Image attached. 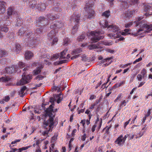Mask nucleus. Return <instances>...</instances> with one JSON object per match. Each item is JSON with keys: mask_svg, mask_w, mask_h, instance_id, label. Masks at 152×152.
<instances>
[{"mask_svg": "<svg viewBox=\"0 0 152 152\" xmlns=\"http://www.w3.org/2000/svg\"><path fill=\"white\" fill-rule=\"evenodd\" d=\"M142 18L139 17L136 18V21H134L135 26H138V29L135 33H130L129 32L131 30L129 28L125 29L122 32H118L116 34L113 35L112 34H108L107 36L111 38H116L119 37L121 35L125 36L128 34H131L136 37L138 35H141V37H144L146 33H150L152 31V24L148 25L147 23L144 24L142 21H140Z\"/></svg>", "mask_w": 152, "mask_h": 152, "instance_id": "f257e3e1", "label": "nucleus"}, {"mask_svg": "<svg viewBox=\"0 0 152 152\" xmlns=\"http://www.w3.org/2000/svg\"><path fill=\"white\" fill-rule=\"evenodd\" d=\"M99 24L101 27L104 28H107L109 30H110L112 31V33L109 34H111L114 35L117 33L118 34V32H120L119 28L118 26L114 24L109 25L108 22L106 20H105L104 22L102 23L100 22Z\"/></svg>", "mask_w": 152, "mask_h": 152, "instance_id": "f03ea898", "label": "nucleus"}, {"mask_svg": "<svg viewBox=\"0 0 152 152\" xmlns=\"http://www.w3.org/2000/svg\"><path fill=\"white\" fill-rule=\"evenodd\" d=\"M104 33V32L102 31H91L88 32L87 36L88 37H91L90 38L92 42H96L101 39H103L104 37L101 35Z\"/></svg>", "mask_w": 152, "mask_h": 152, "instance_id": "7ed1b4c3", "label": "nucleus"}, {"mask_svg": "<svg viewBox=\"0 0 152 152\" xmlns=\"http://www.w3.org/2000/svg\"><path fill=\"white\" fill-rule=\"evenodd\" d=\"M53 117H50L49 120L46 121H45L43 124V126L46 130L43 133V135L47 137L48 134L52 128L53 124Z\"/></svg>", "mask_w": 152, "mask_h": 152, "instance_id": "20e7f679", "label": "nucleus"}, {"mask_svg": "<svg viewBox=\"0 0 152 152\" xmlns=\"http://www.w3.org/2000/svg\"><path fill=\"white\" fill-rule=\"evenodd\" d=\"M61 94H59L56 95L54 97L55 99L54 98H50V102L52 103L51 104L50 106L49 107L47 111L48 112H51L53 111V106L54 105V101H56L58 103H59L63 99L62 96H61Z\"/></svg>", "mask_w": 152, "mask_h": 152, "instance_id": "39448f33", "label": "nucleus"}, {"mask_svg": "<svg viewBox=\"0 0 152 152\" xmlns=\"http://www.w3.org/2000/svg\"><path fill=\"white\" fill-rule=\"evenodd\" d=\"M80 15L73 14L71 17H70V20L72 21H76L77 24H75L73 27L72 30V33L73 34H75L77 31L78 29L77 24L80 20Z\"/></svg>", "mask_w": 152, "mask_h": 152, "instance_id": "423d86ee", "label": "nucleus"}, {"mask_svg": "<svg viewBox=\"0 0 152 152\" xmlns=\"http://www.w3.org/2000/svg\"><path fill=\"white\" fill-rule=\"evenodd\" d=\"M32 79V75H26V74L24 73L22 75V78L17 82V85L18 86L23 85L29 83Z\"/></svg>", "mask_w": 152, "mask_h": 152, "instance_id": "0eeeda50", "label": "nucleus"}, {"mask_svg": "<svg viewBox=\"0 0 152 152\" xmlns=\"http://www.w3.org/2000/svg\"><path fill=\"white\" fill-rule=\"evenodd\" d=\"M93 5V2L91 1H88L86 3V5L85 9L87 11V15L88 18H91L94 16V12L91 9V7Z\"/></svg>", "mask_w": 152, "mask_h": 152, "instance_id": "6e6552de", "label": "nucleus"}, {"mask_svg": "<svg viewBox=\"0 0 152 152\" xmlns=\"http://www.w3.org/2000/svg\"><path fill=\"white\" fill-rule=\"evenodd\" d=\"M128 136L129 135L127 134L124 137L122 135H121L116 140L115 143L119 146H122L125 143L126 139Z\"/></svg>", "mask_w": 152, "mask_h": 152, "instance_id": "1a4fd4ad", "label": "nucleus"}, {"mask_svg": "<svg viewBox=\"0 0 152 152\" xmlns=\"http://www.w3.org/2000/svg\"><path fill=\"white\" fill-rule=\"evenodd\" d=\"M88 48L89 50L99 49H98L97 50V51L98 52H101V51L103 50L102 49L103 48V47L99 45V43L98 42L96 44H94L90 45L88 46Z\"/></svg>", "mask_w": 152, "mask_h": 152, "instance_id": "9d476101", "label": "nucleus"}, {"mask_svg": "<svg viewBox=\"0 0 152 152\" xmlns=\"http://www.w3.org/2000/svg\"><path fill=\"white\" fill-rule=\"evenodd\" d=\"M39 65L37 66L36 69L34 70L33 71V74L34 75H36L39 73L41 71V69L43 68L42 65L41 64L39 65V63H34L33 64V66H36L37 65Z\"/></svg>", "mask_w": 152, "mask_h": 152, "instance_id": "9b49d317", "label": "nucleus"}, {"mask_svg": "<svg viewBox=\"0 0 152 152\" xmlns=\"http://www.w3.org/2000/svg\"><path fill=\"white\" fill-rule=\"evenodd\" d=\"M18 67L15 66H13L11 67L6 68L5 73H12L15 72H18Z\"/></svg>", "mask_w": 152, "mask_h": 152, "instance_id": "f8f14e48", "label": "nucleus"}, {"mask_svg": "<svg viewBox=\"0 0 152 152\" xmlns=\"http://www.w3.org/2000/svg\"><path fill=\"white\" fill-rule=\"evenodd\" d=\"M144 10L145 11L147 12V13L145 14L146 16L148 15H152V6L151 4H148L145 5L144 7Z\"/></svg>", "mask_w": 152, "mask_h": 152, "instance_id": "ddd939ff", "label": "nucleus"}, {"mask_svg": "<svg viewBox=\"0 0 152 152\" xmlns=\"http://www.w3.org/2000/svg\"><path fill=\"white\" fill-rule=\"evenodd\" d=\"M134 12V10L132 11L130 10L126 11L122 15V17L124 18H129L132 16L133 13Z\"/></svg>", "mask_w": 152, "mask_h": 152, "instance_id": "4468645a", "label": "nucleus"}, {"mask_svg": "<svg viewBox=\"0 0 152 152\" xmlns=\"http://www.w3.org/2000/svg\"><path fill=\"white\" fill-rule=\"evenodd\" d=\"M18 15V13L12 7H10L8 9L7 15L10 16L11 15L16 16Z\"/></svg>", "mask_w": 152, "mask_h": 152, "instance_id": "2eb2a0df", "label": "nucleus"}, {"mask_svg": "<svg viewBox=\"0 0 152 152\" xmlns=\"http://www.w3.org/2000/svg\"><path fill=\"white\" fill-rule=\"evenodd\" d=\"M64 24L59 22H57L56 24H55L53 25H52L50 26L51 28H54L55 30L58 28H60L64 27Z\"/></svg>", "mask_w": 152, "mask_h": 152, "instance_id": "dca6fc26", "label": "nucleus"}, {"mask_svg": "<svg viewBox=\"0 0 152 152\" xmlns=\"http://www.w3.org/2000/svg\"><path fill=\"white\" fill-rule=\"evenodd\" d=\"M68 50L66 48L65 49L62 51L61 53L60 57L61 58H69L70 57V55L69 54H68L66 56V53Z\"/></svg>", "mask_w": 152, "mask_h": 152, "instance_id": "f3484780", "label": "nucleus"}, {"mask_svg": "<svg viewBox=\"0 0 152 152\" xmlns=\"http://www.w3.org/2000/svg\"><path fill=\"white\" fill-rule=\"evenodd\" d=\"M56 30H55V29L54 28V29L52 30L48 34V39L49 40L52 39L53 37H55L56 35Z\"/></svg>", "mask_w": 152, "mask_h": 152, "instance_id": "a211bd4d", "label": "nucleus"}, {"mask_svg": "<svg viewBox=\"0 0 152 152\" xmlns=\"http://www.w3.org/2000/svg\"><path fill=\"white\" fill-rule=\"evenodd\" d=\"M33 56V53L31 51H26L25 53V58L26 60H29Z\"/></svg>", "mask_w": 152, "mask_h": 152, "instance_id": "6ab92c4d", "label": "nucleus"}, {"mask_svg": "<svg viewBox=\"0 0 152 152\" xmlns=\"http://www.w3.org/2000/svg\"><path fill=\"white\" fill-rule=\"evenodd\" d=\"M5 3L3 1H0V14H3L5 12Z\"/></svg>", "mask_w": 152, "mask_h": 152, "instance_id": "aec40b11", "label": "nucleus"}, {"mask_svg": "<svg viewBox=\"0 0 152 152\" xmlns=\"http://www.w3.org/2000/svg\"><path fill=\"white\" fill-rule=\"evenodd\" d=\"M99 45L102 46V45H110L113 44V42L111 41H108L107 40H105L104 41H101L98 42Z\"/></svg>", "mask_w": 152, "mask_h": 152, "instance_id": "412c9836", "label": "nucleus"}, {"mask_svg": "<svg viewBox=\"0 0 152 152\" xmlns=\"http://www.w3.org/2000/svg\"><path fill=\"white\" fill-rule=\"evenodd\" d=\"M112 57H109L106 58L102 60V62L103 63L106 62V64H105V66H106L111 63L112 62L111 60L112 59Z\"/></svg>", "mask_w": 152, "mask_h": 152, "instance_id": "4be33fe9", "label": "nucleus"}, {"mask_svg": "<svg viewBox=\"0 0 152 152\" xmlns=\"http://www.w3.org/2000/svg\"><path fill=\"white\" fill-rule=\"evenodd\" d=\"M102 124V119H100L99 121V119L98 116H97V118L96 120L95 124H96L98 125V131L100 129Z\"/></svg>", "mask_w": 152, "mask_h": 152, "instance_id": "5701e85b", "label": "nucleus"}, {"mask_svg": "<svg viewBox=\"0 0 152 152\" xmlns=\"http://www.w3.org/2000/svg\"><path fill=\"white\" fill-rule=\"evenodd\" d=\"M21 50L20 45L19 44H16L15 45L14 47L12 49L13 51L15 52L16 53H19Z\"/></svg>", "mask_w": 152, "mask_h": 152, "instance_id": "b1692460", "label": "nucleus"}, {"mask_svg": "<svg viewBox=\"0 0 152 152\" xmlns=\"http://www.w3.org/2000/svg\"><path fill=\"white\" fill-rule=\"evenodd\" d=\"M0 30L4 32H7L9 30V28L6 26H0Z\"/></svg>", "mask_w": 152, "mask_h": 152, "instance_id": "393cba45", "label": "nucleus"}, {"mask_svg": "<svg viewBox=\"0 0 152 152\" xmlns=\"http://www.w3.org/2000/svg\"><path fill=\"white\" fill-rule=\"evenodd\" d=\"M58 38L57 37H54L53 39L49 40L51 45H53L57 43L58 41Z\"/></svg>", "mask_w": 152, "mask_h": 152, "instance_id": "a878e982", "label": "nucleus"}, {"mask_svg": "<svg viewBox=\"0 0 152 152\" xmlns=\"http://www.w3.org/2000/svg\"><path fill=\"white\" fill-rule=\"evenodd\" d=\"M82 51V50L81 48H78L75 49L73 50L72 52V54L73 55H76L81 52Z\"/></svg>", "mask_w": 152, "mask_h": 152, "instance_id": "bb28decb", "label": "nucleus"}, {"mask_svg": "<svg viewBox=\"0 0 152 152\" xmlns=\"http://www.w3.org/2000/svg\"><path fill=\"white\" fill-rule=\"evenodd\" d=\"M26 86H23L21 88L19 91V94H21V96L23 97L25 95L24 91L26 90Z\"/></svg>", "mask_w": 152, "mask_h": 152, "instance_id": "cd10ccee", "label": "nucleus"}, {"mask_svg": "<svg viewBox=\"0 0 152 152\" xmlns=\"http://www.w3.org/2000/svg\"><path fill=\"white\" fill-rule=\"evenodd\" d=\"M10 78L8 77H2L0 78V82H6L9 80Z\"/></svg>", "mask_w": 152, "mask_h": 152, "instance_id": "c85d7f7f", "label": "nucleus"}, {"mask_svg": "<svg viewBox=\"0 0 152 152\" xmlns=\"http://www.w3.org/2000/svg\"><path fill=\"white\" fill-rule=\"evenodd\" d=\"M86 35L84 33L82 34V35L78 37L77 40L79 41H82L85 38Z\"/></svg>", "mask_w": 152, "mask_h": 152, "instance_id": "c756f323", "label": "nucleus"}, {"mask_svg": "<svg viewBox=\"0 0 152 152\" xmlns=\"http://www.w3.org/2000/svg\"><path fill=\"white\" fill-rule=\"evenodd\" d=\"M31 147V145H29L26 147H24L18 149L19 152H22L23 151L26 150Z\"/></svg>", "mask_w": 152, "mask_h": 152, "instance_id": "7c9ffc66", "label": "nucleus"}, {"mask_svg": "<svg viewBox=\"0 0 152 152\" xmlns=\"http://www.w3.org/2000/svg\"><path fill=\"white\" fill-rule=\"evenodd\" d=\"M110 15V12L109 11H106L104 12L102 15V16L108 18Z\"/></svg>", "mask_w": 152, "mask_h": 152, "instance_id": "2f4dec72", "label": "nucleus"}, {"mask_svg": "<svg viewBox=\"0 0 152 152\" xmlns=\"http://www.w3.org/2000/svg\"><path fill=\"white\" fill-rule=\"evenodd\" d=\"M147 71L145 69H143L142 70L140 74L142 75L143 78H144L145 77H146Z\"/></svg>", "mask_w": 152, "mask_h": 152, "instance_id": "473e14b6", "label": "nucleus"}, {"mask_svg": "<svg viewBox=\"0 0 152 152\" xmlns=\"http://www.w3.org/2000/svg\"><path fill=\"white\" fill-rule=\"evenodd\" d=\"M60 55L59 53L53 55L51 58V60H55L59 58Z\"/></svg>", "mask_w": 152, "mask_h": 152, "instance_id": "72a5a7b5", "label": "nucleus"}, {"mask_svg": "<svg viewBox=\"0 0 152 152\" xmlns=\"http://www.w3.org/2000/svg\"><path fill=\"white\" fill-rule=\"evenodd\" d=\"M55 145L54 143L52 144L49 148V152H53L54 150H55L56 148H54Z\"/></svg>", "mask_w": 152, "mask_h": 152, "instance_id": "f704fd0d", "label": "nucleus"}, {"mask_svg": "<svg viewBox=\"0 0 152 152\" xmlns=\"http://www.w3.org/2000/svg\"><path fill=\"white\" fill-rule=\"evenodd\" d=\"M85 113L88 115V118L89 119H91L92 115L91 113H90V111L88 110H87L85 112Z\"/></svg>", "mask_w": 152, "mask_h": 152, "instance_id": "c9c22d12", "label": "nucleus"}, {"mask_svg": "<svg viewBox=\"0 0 152 152\" xmlns=\"http://www.w3.org/2000/svg\"><path fill=\"white\" fill-rule=\"evenodd\" d=\"M145 133V131L143 132L141 130L138 134L139 136L136 135L135 138L137 139L139 137H141Z\"/></svg>", "mask_w": 152, "mask_h": 152, "instance_id": "e433bc0d", "label": "nucleus"}, {"mask_svg": "<svg viewBox=\"0 0 152 152\" xmlns=\"http://www.w3.org/2000/svg\"><path fill=\"white\" fill-rule=\"evenodd\" d=\"M128 102V100L126 101V100H124L122 101L120 107H123L125 106L126 105V104Z\"/></svg>", "mask_w": 152, "mask_h": 152, "instance_id": "4c0bfd02", "label": "nucleus"}, {"mask_svg": "<svg viewBox=\"0 0 152 152\" xmlns=\"http://www.w3.org/2000/svg\"><path fill=\"white\" fill-rule=\"evenodd\" d=\"M24 33V30L23 28H21L20 29L18 32V35H22Z\"/></svg>", "mask_w": 152, "mask_h": 152, "instance_id": "58836bf2", "label": "nucleus"}, {"mask_svg": "<svg viewBox=\"0 0 152 152\" xmlns=\"http://www.w3.org/2000/svg\"><path fill=\"white\" fill-rule=\"evenodd\" d=\"M69 42V39L67 38H65L64 39V45H67Z\"/></svg>", "mask_w": 152, "mask_h": 152, "instance_id": "ea45409f", "label": "nucleus"}, {"mask_svg": "<svg viewBox=\"0 0 152 152\" xmlns=\"http://www.w3.org/2000/svg\"><path fill=\"white\" fill-rule=\"evenodd\" d=\"M44 78V76L41 75H38L35 77V79L37 80H42Z\"/></svg>", "mask_w": 152, "mask_h": 152, "instance_id": "a19ab883", "label": "nucleus"}, {"mask_svg": "<svg viewBox=\"0 0 152 152\" xmlns=\"http://www.w3.org/2000/svg\"><path fill=\"white\" fill-rule=\"evenodd\" d=\"M133 24L132 22H131L128 23H126L125 24V27L126 28H129Z\"/></svg>", "mask_w": 152, "mask_h": 152, "instance_id": "79ce46f5", "label": "nucleus"}, {"mask_svg": "<svg viewBox=\"0 0 152 152\" xmlns=\"http://www.w3.org/2000/svg\"><path fill=\"white\" fill-rule=\"evenodd\" d=\"M139 126V125H133L132 127H131V129L132 131H134L137 129V127Z\"/></svg>", "mask_w": 152, "mask_h": 152, "instance_id": "37998d69", "label": "nucleus"}, {"mask_svg": "<svg viewBox=\"0 0 152 152\" xmlns=\"http://www.w3.org/2000/svg\"><path fill=\"white\" fill-rule=\"evenodd\" d=\"M147 125L146 124H145L142 126L141 131L143 132L145 131V133L146 132V131L147 130V127H146Z\"/></svg>", "mask_w": 152, "mask_h": 152, "instance_id": "c03bdc74", "label": "nucleus"}, {"mask_svg": "<svg viewBox=\"0 0 152 152\" xmlns=\"http://www.w3.org/2000/svg\"><path fill=\"white\" fill-rule=\"evenodd\" d=\"M57 136L58 135L57 134L54 135L52 138L51 142H54L57 139Z\"/></svg>", "mask_w": 152, "mask_h": 152, "instance_id": "a18cd8bd", "label": "nucleus"}, {"mask_svg": "<svg viewBox=\"0 0 152 152\" xmlns=\"http://www.w3.org/2000/svg\"><path fill=\"white\" fill-rule=\"evenodd\" d=\"M6 52L3 50H0V57H1L6 54Z\"/></svg>", "mask_w": 152, "mask_h": 152, "instance_id": "49530a36", "label": "nucleus"}, {"mask_svg": "<svg viewBox=\"0 0 152 152\" xmlns=\"http://www.w3.org/2000/svg\"><path fill=\"white\" fill-rule=\"evenodd\" d=\"M18 65L20 68H22L24 67L25 66V64L22 62H20L18 63Z\"/></svg>", "mask_w": 152, "mask_h": 152, "instance_id": "de8ad7c7", "label": "nucleus"}, {"mask_svg": "<svg viewBox=\"0 0 152 152\" xmlns=\"http://www.w3.org/2000/svg\"><path fill=\"white\" fill-rule=\"evenodd\" d=\"M138 1V0H131V2H130V4L131 5L137 3Z\"/></svg>", "mask_w": 152, "mask_h": 152, "instance_id": "09e8293b", "label": "nucleus"}, {"mask_svg": "<svg viewBox=\"0 0 152 152\" xmlns=\"http://www.w3.org/2000/svg\"><path fill=\"white\" fill-rule=\"evenodd\" d=\"M67 60H64L62 61H60L58 62V63H57V64L56 63H55V64H61L64 63H65L67 62Z\"/></svg>", "mask_w": 152, "mask_h": 152, "instance_id": "8fccbe9b", "label": "nucleus"}, {"mask_svg": "<svg viewBox=\"0 0 152 152\" xmlns=\"http://www.w3.org/2000/svg\"><path fill=\"white\" fill-rule=\"evenodd\" d=\"M10 99V97L9 96H5L3 99V100L4 101L7 102Z\"/></svg>", "mask_w": 152, "mask_h": 152, "instance_id": "3c124183", "label": "nucleus"}, {"mask_svg": "<svg viewBox=\"0 0 152 152\" xmlns=\"http://www.w3.org/2000/svg\"><path fill=\"white\" fill-rule=\"evenodd\" d=\"M125 81H122L120 83H117L115 84V85L117 86L118 87H119L121 86L124 84L125 83Z\"/></svg>", "mask_w": 152, "mask_h": 152, "instance_id": "603ef678", "label": "nucleus"}, {"mask_svg": "<svg viewBox=\"0 0 152 152\" xmlns=\"http://www.w3.org/2000/svg\"><path fill=\"white\" fill-rule=\"evenodd\" d=\"M122 93H120L118 94L117 96V97L116 98V99L115 100L114 102H116L119 99V98L122 96Z\"/></svg>", "mask_w": 152, "mask_h": 152, "instance_id": "864d4df0", "label": "nucleus"}, {"mask_svg": "<svg viewBox=\"0 0 152 152\" xmlns=\"http://www.w3.org/2000/svg\"><path fill=\"white\" fill-rule=\"evenodd\" d=\"M142 60V57H140L138 59H136L133 62V64H135L137 62H139L141 61Z\"/></svg>", "mask_w": 152, "mask_h": 152, "instance_id": "5fc2aeb1", "label": "nucleus"}, {"mask_svg": "<svg viewBox=\"0 0 152 152\" xmlns=\"http://www.w3.org/2000/svg\"><path fill=\"white\" fill-rule=\"evenodd\" d=\"M137 78L138 79V80L140 81L141 80L142 78H143V77L142 75L141 74H139L137 75Z\"/></svg>", "mask_w": 152, "mask_h": 152, "instance_id": "6e6d98bb", "label": "nucleus"}, {"mask_svg": "<svg viewBox=\"0 0 152 152\" xmlns=\"http://www.w3.org/2000/svg\"><path fill=\"white\" fill-rule=\"evenodd\" d=\"M97 126V127H98V125H97L96 124H94V125L93 126L92 128H91V131L92 132H94L95 130V128Z\"/></svg>", "mask_w": 152, "mask_h": 152, "instance_id": "4d7b16f0", "label": "nucleus"}, {"mask_svg": "<svg viewBox=\"0 0 152 152\" xmlns=\"http://www.w3.org/2000/svg\"><path fill=\"white\" fill-rule=\"evenodd\" d=\"M21 140L20 139H17L16 140H15L12 141L11 142V144H14L16 143H17L18 142H19Z\"/></svg>", "mask_w": 152, "mask_h": 152, "instance_id": "13d9d810", "label": "nucleus"}, {"mask_svg": "<svg viewBox=\"0 0 152 152\" xmlns=\"http://www.w3.org/2000/svg\"><path fill=\"white\" fill-rule=\"evenodd\" d=\"M86 135L85 133H84L83 135L81 137V140L83 141H84L86 140Z\"/></svg>", "mask_w": 152, "mask_h": 152, "instance_id": "bf43d9fd", "label": "nucleus"}, {"mask_svg": "<svg viewBox=\"0 0 152 152\" xmlns=\"http://www.w3.org/2000/svg\"><path fill=\"white\" fill-rule=\"evenodd\" d=\"M106 51L110 53H113L114 52V50H112L110 49H107L106 50Z\"/></svg>", "mask_w": 152, "mask_h": 152, "instance_id": "052dcab7", "label": "nucleus"}, {"mask_svg": "<svg viewBox=\"0 0 152 152\" xmlns=\"http://www.w3.org/2000/svg\"><path fill=\"white\" fill-rule=\"evenodd\" d=\"M96 97V96H95L94 95H91L90 96L89 99L91 100H92L94 99H95Z\"/></svg>", "mask_w": 152, "mask_h": 152, "instance_id": "680f3d73", "label": "nucleus"}, {"mask_svg": "<svg viewBox=\"0 0 152 152\" xmlns=\"http://www.w3.org/2000/svg\"><path fill=\"white\" fill-rule=\"evenodd\" d=\"M102 83V82L101 81H100V82L98 83L96 86L95 88L96 89L97 88L99 87V86H100Z\"/></svg>", "mask_w": 152, "mask_h": 152, "instance_id": "e2e57ef3", "label": "nucleus"}, {"mask_svg": "<svg viewBox=\"0 0 152 152\" xmlns=\"http://www.w3.org/2000/svg\"><path fill=\"white\" fill-rule=\"evenodd\" d=\"M134 133H132V135L131 136H129V140H130L132 139H133L134 137Z\"/></svg>", "mask_w": 152, "mask_h": 152, "instance_id": "0e129e2a", "label": "nucleus"}, {"mask_svg": "<svg viewBox=\"0 0 152 152\" xmlns=\"http://www.w3.org/2000/svg\"><path fill=\"white\" fill-rule=\"evenodd\" d=\"M145 83V82H140L138 86V87H140L142 86H143L144 84Z\"/></svg>", "mask_w": 152, "mask_h": 152, "instance_id": "69168bd1", "label": "nucleus"}, {"mask_svg": "<svg viewBox=\"0 0 152 152\" xmlns=\"http://www.w3.org/2000/svg\"><path fill=\"white\" fill-rule=\"evenodd\" d=\"M85 122H86L85 120H82L80 122V123L82 124V125L83 126H84Z\"/></svg>", "mask_w": 152, "mask_h": 152, "instance_id": "338daca9", "label": "nucleus"}, {"mask_svg": "<svg viewBox=\"0 0 152 152\" xmlns=\"http://www.w3.org/2000/svg\"><path fill=\"white\" fill-rule=\"evenodd\" d=\"M35 152H41L40 148L38 147V148L36 149Z\"/></svg>", "mask_w": 152, "mask_h": 152, "instance_id": "774afa93", "label": "nucleus"}]
</instances>
